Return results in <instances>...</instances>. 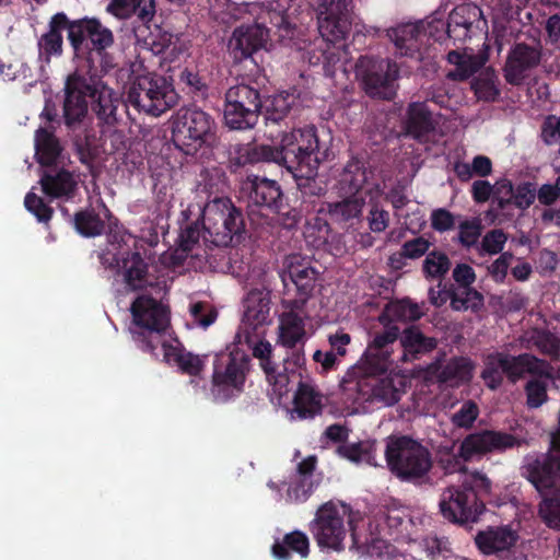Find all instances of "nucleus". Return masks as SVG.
I'll return each mask as SVG.
<instances>
[{"instance_id":"nucleus-7","label":"nucleus","mask_w":560,"mask_h":560,"mask_svg":"<svg viewBox=\"0 0 560 560\" xmlns=\"http://www.w3.org/2000/svg\"><path fill=\"white\" fill-rule=\"evenodd\" d=\"M172 140L186 155L217 142L218 125L213 116L197 106L182 107L172 117Z\"/></svg>"},{"instance_id":"nucleus-1","label":"nucleus","mask_w":560,"mask_h":560,"mask_svg":"<svg viewBox=\"0 0 560 560\" xmlns=\"http://www.w3.org/2000/svg\"><path fill=\"white\" fill-rule=\"evenodd\" d=\"M527 374L530 378L524 385L525 404L528 409H538L548 401V381L553 378L552 368L546 360L528 352L517 355L491 352L485 359L480 377L489 389L497 390L503 385L504 377L514 385Z\"/></svg>"},{"instance_id":"nucleus-26","label":"nucleus","mask_w":560,"mask_h":560,"mask_svg":"<svg viewBox=\"0 0 560 560\" xmlns=\"http://www.w3.org/2000/svg\"><path fill=\"white\" fill-rule=\"evenodd\" d=\"M364 206L365 196L346 195L339 201L320 203L318 214H326L335 224L353 226L361 221Z\"/></svg>"},{"instance_id":"nucleus-17","label":"nucleus","mask_w":560,"mask_h":560,"mask_svg":"<svg viewBox=\"0 0 560 560\" xmlns=\"http://www.w3.org/2000/svg\"><path fill=\"white\" fill-rule=\"evenodd\" d=\"M310 530L320 549L337 552L345 549L347 529L343 516L332 502H326L318 508L315 518L310 524Z\"/></svg>"},{"instance_id":"nucleus-36","label":"nucleus","mask_w":560,"mask_h":560,"mask_svg":"<svg viewBox=\"0 0 560 560\" xmlns=\"http://www.w3.org/2000/svg\"><path fill=\"white\" fill-rule=\"evenodd\" d=\"M517 535L509 527H497L487 532H480L475 538L479 550L485 555H494L509 550L515 545Z\"/></svg>"},{"instance_id":"nucleus-45","label":"nucleus","mask_w":560,"mask_h":560,"mask_svg":"<svg viewBox=\"0 0 560 560\" xmlns=\"http://www.w3.org/2000/svg\"><path fill=\"white\" fill-rule=\"evenodd\" d=\"M423 313L420 306L409 299H402L389 303L385 312L380 316V322L384 319L392 324L393 320L415 322L422 317Z\"/></svg>"},{"instance_id":"nucleus-27","label":"nucleus","mask_w":560,"mask_h":560,"mask_svg":"<svg viewBox=\"0 0 560 560\" xmlns=\"http://www.w3.org/2000/svg\"><path fill=\"white\" fill-rule=\"evenodd\" d=\"M387 36L394 43L396 52L411 58L421 57V49L425 46V35L421 33V24L406 23L387 31Z\"/></svg>"},{"instance_id":"nucleus-24","label":"nucleus","mask_w":560,"mask_h":560,"mask_svg":"<svg viewBox=\"0 0 560 560\" xmlns=\"http://www.w3.org/2000/svg\"><path fill=\"white\" fill-rule=\"evenodd\" d=\"M72 27V20L65 12L54 14L48 22V30L37 40L38 60L48 66L54 57H61L63 52L62 32L67 31V37Z\"/></svg>"},{"instance_id":"nucleus-21","label":"nucleus","mask_w":560,"mask_h":560,"mask_svg":"<svg viewBox=\"0 0 560 560\" xmlns=\"http://www.w3.org/2000/svg\"><path fill=\"white\" fill-rule=\"evenodd\" d=\"M248 370L249 358L244 351L234 349L221 352L215 354L213 361L212 383L214 386L241 389Z\"/></svg>"},{"instance_id":"nucleus-40","label":"nucleus","mask_w":560,"mask_h":560,"mask_svg":"<svg viewBox=\"0 0 560 560\" xmlns=\"http://www.w3.org/2000/svg\"><path fill=\"white\" fill-rule=\"evenodd\" d=\"M61 145L52 131L40 127L35 132V154L37 162L43 166L54 165L60 153Z\"/></svg>"},{"instance_id":"nucleus-47","label":"nucleus","mask_w":560,"mask_h":560,"mask_svg":"<svg viewBox=\"0 0 560 560\" xmlns=\"http://www.w3.org/2000/svg\"><path fill=\"white\" fill-rule=\"evenodd\" d=\"M73 224L77 232L85 237L98 236L105 229L104 221L94 209H85L75 212Z\"/></svg>"},{"instance_id":"nucleus-10","label":"nucleus","mask_w":560,"mask_h":560,"mask_svg":"<svg viewBox=\"0 0 560 560\" xmlns=\"http://www.w3.org/2000/svg\"><path fill=\"white\" fill-rule=\"evenodd\" d=\"M130 312L136 326L133 339L142 351L158 358L155 350L165 342L163 335L170 326V310L154 298L142 294L131 303Z\"/></svg>"},{"instance_id":"nucleus-53","label":"nucleus","mask_w":560,"mask_h":560,"mask_svg":"<svg viewBox=\"0 0 560 560\" xmlns=\"http://www.w3.org/2000/svg\"><path fill=\"white\" fill-rule=\"evenodd\" d=\"M179 82L188 94L198 97H206L208 94L209 86L206 78L192 69H184L179 74Z\"/></svg>"},{"instance_id":"nucleus-38","label":"nucleus","mask_w":560,"mask_h":560,"mask_svg":"<svg viewBox=\"0 0 560 560\" xmlns=\"http://www.w3.org/2000/svg\"><path fill=\"white\" fill-rule=\"evenodd\" d=\"M43 192L51 198H72L77 190V182L67 170H60L55 175L44 174L40 178Z\"/></svg>"},{"instance_id":"nucleus-52","label":"nucleus","mask_w":560,"mask_h":560,"mask_svg":"<svg viewBox=\"0 0 560 560\" xmlns=\"http://www.w3.org/2000/svg\"><path fill=\"white\" fill-rule=\"evenodd\" d=\"M462 486L475 494L477 502L485 503V499L491 493L492 482L483 472L472 471L466 476Z\"/></svg>"},{"instance_id":"nucleus-18","label":"nucleus","mask_w":560,"mask_h":560,"mask_svg":"<svg viewBox=\"0 0 560 560\" xmlns=\"http://www.w3.org/2000/svg\"><path fill=\"white\" fill-rule=\"evenodd\" d=\"M442 516L454 524L474 523L485 511V503L477 502L472 492L460 486L444 489L439 502Z\"/></svg>"},{"instance_id":"nucleus-22","label":"nucleus","mask_w":560,"mask_h":560,"mask_svg":"<svg viewBox=\"0 0 560 560\" xmlns=\"http://www.w3.org/2000/svg\"><path fill=\"white\" fill-rule=\"evenodd\" d=\"M520 445L516 436L511 433L482 430L468 434L459 446V455L469 460L476 455H483L491 452H503Z\"/></svg>"},{"instance_id":"nucleus-25","label":"nucleus","mask_w":560,"mask_h":560,"mask_svg":"<svg viewBox=\"0 0 560 560\" xmlns=\"http://www.w3.org/2000/svg\"><path fill=\"white\" fill-rule=\"evenodd\" d=\"M480 23L486 24L482 19L481 9L472 3H463L455 7L448 14L446 23L447 38L453 39L454 45L463 44L470 38L472 30L479 28Z\"/></svg>"},{"instance_id":"nucleus-19","label":"nucleus","mask_w":560,"mask_h":560,"mask_svg":"<svg viewBox=\"0 0 560 560\" xmlns=\"http://www.w3.org/2000/svg\"><path fill=\"white\" fill-rule=\"evenodd\" d=\"M352 0H322L317 25L320 37L342 42L351 31Z\"/></svg>"},{"instance_id":"nucleus-14","label":"nucleus","mask_w":560,"mask_h":560,"mask_svg":"<svg viewBox=\"0 0 560 560\" xmlns=\"http://www.w3.org/2000/svg\"><path fill=\"white\" fill-rule=\"evenodd\" d=\"M380 373L361 374V369L351 368L342 376L340 387L343 392H354L358 396L354 400L362 399L371 402H381L384 406H393L400 399V390L395 385V377L378 376ZM349 398H352L349 395Z\"/></svg>"},{"instance_id":"nucleus-46","label":"nucleus","mask_w":560,"mask_h":560,"mask_svg":"<svg viewBox=\"0 0 560 560\" xmlns=\"http://www.w3.org/2000/svg\"><path fill=\"white\" fill-rule=\"evenodd\" d=\"M529 342L541 353L550 358L551 361L560 360V338L545 328L533 329Z\"/></svg>"},{"instance_id":"nucleus-59","label":"nucleus","mask_w":560,"mask_h":560,"mask_svg":"<svg viewBox=\"0 0 560 560\" xmlns=\"http://www.w3.org/2000/svg\"><path fill=\"white\" fill-rule=\"evenodd\" d=\"M506 241L508 236L503 230H491L482 237L481 249L489 255L501 254Z\"/></svg>"},{"instance_id":"nucleus-37","label":"nucleus","mask_w":560,"mask_h":560,"mask_svg":"<svg viewBox=\"0 0 560 560\" xmlns=\"http://www.w3.org/2000/svg\"><path fill=\"white\" fill-rule=\"evenodd\" d=\"M259 162L276 163L275 147L268 144H236L231 152V163L237 167Z\"/></svg>"},{"instance_id":"nucleus-8","label":"nucleus","mask_w":560,"mask_h":560,"mask_svg":"<svg viewBox=\"0 0 560 560\" xmlns=\"http://www.w3.org/2000/svg\"><path fill=\"white\" fill-rule=\"evenodd\" d=\"M384 454L389 471L401 481H422L433 465L428 447L408 435L388 436Z\"/></svg>"},{"instance_id":"nucleus-35","label":"nucleus","mask_w":560,"mask_h":560,"mask_svg":"<svg viewBox=\"0 0 560 560\" xmlns=\"http://www.w3.org/2000/svg\"><path fill=\"white\" fill-rule=\"evenodd\" d=\"M472 370L474 363L469 358L454 357L446 364L436 369L435 376L439 383L457 387L470 382Z\"/></svg>"},{"instance_id":"nucleus-13","label":"nucleus","mask_w":560,"mask_h":560,"mask_svg":"<svg viewBox=\"0 0 560 560\" xmlns=\"http://www.w3.org/2000/svg\"><path fill=\"white\" fill-rule=\"evenodd\" d=\"M261 109V95L254 86L242 83L225 92L223 118L231 130L253 129L259 120Z\"/></svg>"},{"instance_id":"nucleus-49","label":"nucleus","mask_w":560,"mask_h":560,"mask_svg":"<svg viewBox=\"0 0 560 560\" xmlns=\"http://www.w3.org/2000/svg\"><path fill=\"white\" fill-rule=\"evenodd\" d=\"M408 513L399 508L381 509L376 516L378 527H387L389 535L401 534L410 523Z\"/></svg>"},{"instance_id":"nucleus-30","label":"nucleus","mask_w":560,"mask_h":560,"mask_svg":"<svg viewBox=\"0 0 560 560\" xmlns=\"http://www.w3.org/2000/svg\"><path fill=\"white\" fill-rule=\"evenodd\" d=\"M399 342L402 349L400 357L402 362L419 360L438 347L436 338L425 336L421 329L415 325L400 331Z\"/></svg>"},{"instance_id":"nucleus-16","label":"nucleus","mask_w":560,"mask_h":560,"mask_svg":"<svg viewBox=\"0 0 560 560\" xmlns=\"http://www.w3.org/2000/svg\"><path fill=\"white\" fill-rule=\"evenodd\" d=\"M249 200L253 205L276 214L284 229L296 228L303 219V210H298L287 202L277 180L255 177L250 185Z\"/></svg>"},{"instance_id":"nucleus-4","label":"nucleus","mask_w":560,"mask_h":560,"mask_svg":"<svg viewBox=\"0 0 560 560\" xmlns=\"http://www.w3.org/2000/svg\"><path fill=\"white\" fill-rule=\"evenodd\" d=\"M521 474L541 497L539 515L546 525L560 529V456L553 454H528Z\"/></svg>"},{"instance_id":"nucleus-56","label":"nucleus","mask_w":560,"mask_h":560,"mask_svg":"<svg viewBox=\"0 0 560 560\" xmlns=\"http://www.w3.org/2000/svg\"><path fill=\"white\" fill-rule=\"evenodd\" d=\"M478 416V405L474 400L468 399L462 404L460 408L456 412L453 413L452 423L457 428L469 429L472 427Z\"/></svg>"},{"instance_id":"nucleus-20","label":"nucleus","mask_w":560,"mask_h":560,"mask_svg":"<svg viewBox=\"0 0 560 560\" xmlns=\"http://www.w3.org/2000/svg\"><path fill=\"white\" fill-rule=\"evenodd\" d=\"M542 51L539 45L515 43L510 48L503 67L506 83L513 86L524 84L530 72L540 65Z\"/></svg>"},{"instance_id":"nucleus-48","label":"nucleus","mask_w":560,"mask_h":560,"mask_svg":"<svg viewBox=\"0 0 560 560\" xmlns=\"http://www.w3.org/2000/svg\"><path fill=\"white\" fill-rule=\"evenodd\" d=\"M452 262L450 257L442 250H430L422 264V273L425 279H439L440 281L448 273Z\"/></svg>"},{"instance_id":"nucleus-44","label":"nucleus","mask_w":560,"mask_h":560,"mask_svg":"<svg viewBox=\"0 0 560 560\" xmlns=\"http://www.w3.org/2000/svg\"><path fill=\"white\" fill-rule=\"evenodd\" d=\"M296 312L290 310L281 317L279 342L285 348H294L305 335L304 319Z\"/></svg>"},{"instance_id":"nucleus-11","label":"nucleus","mask_w":560,"mask_h":560,"mask_svg":"<svg viewBox=\"0 0 560 560\" xmlns=\"http://www.w3.org/2000/svg\"><path fill=\"white\" fill-rule=\"evenodd\" d=\"M201 218L202 226L215 246H235L243 241L244 214L229 198H215L208 202Z\"/></svg>"},{"instance_id":"nucleus-28","label":"nucleus","mask_w":560,"mask_h":560,"mask_svg":"<svg viewBox=\"0 0 560 560\" xmlns=\"http://www.w3.org/2000/svg\"><path fill=\"white\" fill-rule=\"evenodd\" d=\"M325 406V397L310 382L300 380L293 396L292 416L300 420L314 419L320 416Z\"/></svg>"},{"instance_id":"nucleus-61","label":"nucleus","mask_w":560,"mask_h":560,"mask_svg":"<svg viewBox=\"0 0 560 560\" xmlns=\"http://www.w3.org/2000/svg\"><path fill=\"white\" fill-rule=\"evenodd\" d=\"M431 242L423 236H417L405 242L401 246V255L408 259H418L430 252Z\"/></svg>"},{"instance_id":"nucleus-41","label":"nucleus","mask_w":560,"mask_h":560,"mask_svg":"<svg viewBox=\"0 0 560 560\" xmlns=\"http://www.w3.org/2000/svg\"><path fill=\"white\" fill-rule=\"evenodd\" d=\"M337 43L338 42L326 40L322 37L319 44H315L316 48H318L317 52L315 50H307L310 63L314 66L323 63V69L327 77H334L338 65L341 62L343 52L339 47L335 46Z\"/></svg>"},{"instance_id":"nucleus-43","label":"nucleus","mask_w":560,"mask_h":560,"mask_svg":"<svg viewBox=\"0 0 560 560\" xmlns=\"http://www.w3.org/2000/svg\"><path fill=\"white\" fill-rule=\"evenodd\" d=\"M271 551L273 557L278 560H289L290 551H294L302 558H306L310 553V540L303 532L294 530L285 534L282 541H275Z\"/></svg>"},{"instance_id":"nucleus-3","label":"nucleus","mask_w":560,"mask_h":560,"mask_svg":"<svg viewBox=\"0 0 560 560\" xmlns=\"http://www.w3.org/2000/svg\"><path fill=\"white\" fill-rule=\"evenodd\" d=\"M259 19L261 22L242 25L233 32L229 48L235 62L250 58L271 36L279 40L293 36V26L287 13V7L280 1H271Z\"/></svg>"},{"instance_id":"nucleus-58","label":"nucleus","mask_w":560,"mask_h":560,"mask_svg":"<svg viewBox=\"0 0 560 560\" xmlns=\"http://www.w3.org/2000/svg\"><path fill=\"white\" fill-rule=\"evenodd\" d=\"M24 206L39 222L47 223L50 221L54 213L52 208L46 205L43 198L32 191L26 194Z\"/></svg>"},{"instance_id":"nucleus-9","label":"nucleus","mask_w":560,"mask_h":560,"mask_svg":"<svg viewBox=\"0 0 560 560\" xmlns=\"http://www.w3.org/2000/svg\"><path fill=\"white\" fill-rule=\"evenodd\" d=\"M178 100L172 79L155 72L137 75L126 92L127 104L154 117L176 106Z\"/></svg>"},{"instance_id":"nucleus-6","label":"nucleus","mask_w":560,"mask_h":560,"mask_svg":"<svg viewBox=\"0 0 560 560\" xmlns=\"http://www.w3.org/2000/svg\"><path fill=\"white\" fill-rule=\"evenodd\" d=\"M275 153L278 165L304 174H317L320 162L327 158V149H323L313 125L284 133Z\"/></svg>"},{"instance_id":"nucleus-63","label":"nucleus","mask_w":560,"mask_h":560,"mask_svg":"<svg viewBox=\"0 0 560 560\" xmlns=\"http://www.w3.org/2000/svg\"><path fill=\"white\" fill-rule=\"evenodd\" d=\"M190 314L194 322L203 328L209 327L217 318V311L203 302L192 304Z\"/></svg>"},{"instance_id":"nucleus-12","label":"nucleus","mask_w":560,"mask_h":560,"mask_svg":"<svg viewBox=\"0 0 560 560\" xmlns=\"http://www.w3.org/2000/svg\"><path fill=\"white\" fill-rule=\"evenodd\" d=\"M354 72L370 97L390 101L396 95L395 82L399 78V67L395 61L374 56H360Z\"/></svg>"},{"instance_id":"nucleus-15","label":"nucleus","mask_w":560,"mask_h":560,"mask_svg":"<svg viewBox=\"0 0 560 560\" xmlns=\"http://www.w3.org/2000/svg\"><path fill=\"white\" fill-rule=\"evenodd\" d=\"M319 272L310 264L292 257L285 269L280 272L283 283L282 304L292 311H303L313 296Z\"/></svg>"},{"instance_id":"nucleus-2","label":"nucleus","mask_w":560,"mask_h":560,"mask_svg":"<svg viewBox=\"0 0 560 560\" xmlns=\"http://www.w3.org/2000/svg\"><path fill=\"white\" fill-rule=\"evenodd\" d=\"M91 98V110L98 122L113 127L117 124L120 98L100 78L97 72L86 77L80 70L69 74L65 84L63 119L68 128L75 129L85 118Z\"/></svg>"},{"instance_id":"nucleus-57","label":"nucleus","mask_w":560,"mask_h":560,"mask_svg":"<svg viewBox=\"0 0 560 560\" xmlns=\"http://www.w3.org/2000/svg\"><path fill=\"white\" fill-rule=\"evenodd\" d=\"M422 547L431 560L448 559L452 556L451 544L446 538L425 537Z\"/></svg>"},{"instance_id":"nucleus-64","label":"nucleus","mask_w":560,"mask_h":560,"mask_svg":"<svg viewBox=\"0 0 560 560\" xmlns=\"http://www.w3.org/2000/svg\"><path fill=\"white\" fill-rule=\"evenodd\" d=\"M513 257V254L510 252L501 253V255L488 267L489 275L497 283L504 282Z\"/></svg>"},{"instance_id":"nucleus-29","label":"nucleus","mask_w":560,"mask_h":560,"mask_svg":"<svg viewBox=\"0 0 560 560\" xmlns=\"http://www.w3.org/2000/svg\"><path fill=\"white\" fill-rule=\"evenodd\" d=\"M244 307L242 326L247 335L249 329L256 332L259 327L271 323L270 299L267 293L250 291L244 301Z\"/></svg>"},{"instance_id":"nucleus-51","label":"nucleus","mask_w":560,"mask_h":560,"mask_svg":"<svg viewBox=\"0 0 560 560\" xmlns=\"http://www.w3.org/2000/svg\"><path fill=\"white\" fill-rule=\"evenodd\" d=\"M493 188L491 199L493 210L505 215L511 214L515 189L512 182L506 178L501 179L493 185Z\"/></svg>"},{"instance_id":"nucleus-33","label":"nucleus","mask_w":560,"mask_h":560,"mask_svg":"<svg viewBox=\"0 0 560 560\" xmlns=\"http://www.w3.org/2000/svg\"><path fill=\"white\" fill-rule=\"evenodd\" d=\"M120 271L131 291L142 290L149 284V265L138 250L121 254Z\"/></svg>"},{"instance_id":"nucleus-39","label":"nucleus","mask_w":560,"mask_h":560,"mask_svg":"<svg viewBox=\"0 0 560 560\" xmlns=\"http://www.w3.org/2000/svg\"><path fill=\"white\" fill-rule=\"evenodd\" d=\"M369 173L363 161L357 158L351 159L340 176V190L345 195H361V190L368 182Z\"/></svg>"},{"instance_id":"nucleus-32","label":"nucleus","mask_w":560,"mask_h":560,"mask_svg":"<svg viewBox=\"0 0 560 560\" xmlns=\"http://www.w3.org/2000/svg\"><path fill=\"white\" fill-rule=\"evenodd\" d=\"M160 347L162 348L163 360L170 365L177 366L183 374L198 376L202 372L207 355L194 354L180 343L174 346L165 341Z\"/></svg>"},{"instance_id":"nucleus-55","label":"nucleus","mask_w":560,"mask_h":560,"mask_svg":"<svg viewBox=\"0 0 560 560\" xmlns=\"http://www.w3.org/2000/svg\"><path fill=\"white\" fill-rule=\"evenodd\" d=\"M482 224L477 218L465 220L458 225V242L463 247L475 246L481 235Z\"/></svg>"},{"instance_id":"nucleus-34","label":"nucleus","mask_w":560,"mask_h":560,"mask_svg":"<svg viewBox=\"0 0 560 560\" xmlns=\"http://www.w3.org/2000/svg\"><path fill=\"white\" fill-rule=\"evenodd\" d=\"M290 173L299 180L298 187L301 197V208L299 210H303V217L311 212L318 214L319 205L325 203L320 200V197L326 194V188L315 179L317 174H304L299 171Z\"/></svg>"},{"instance_id":"nucleus-50","label":"nucleus","mask_w":560,"mask_h":560,"mask_svg":"<svg viewBox=\"0 0 560 560\" xmlns=\"http://www.w3.org/2000/svg\"><path fill=\"white\" fill-rule=\"evenodd\" d=\"M495 82L497 74L494 70L488 68L472 80L471 89L479 100L494 102L500 95V90Z\"/></svg>"},{"instance_id":"nucleus-31","label":"nucleus","mask_w":560,"mask_h":560,"mask_svg":"<svg viewBox=\"0 0 560 560\" xmlns=\"http://www.w3.org/2000/svg\"><path fill=\"white\" fill-rule=\"evenodd\" d=\"M404 128L406 135L420 142L435 130V121L427 103L413 102L408 105Z\"/></svg>"},{"instance_id":"nucleus-60","label":"nucleus","mask_w":560,"mask_h":560,"mask_svg":"<svg viewBox=\"0 0 560 560\" xmlns=\"http://www.w3.org/2000/svg\"><path fill=\"white\" fill-rule=\"evenodd\" d=\"M366 221L371 232L382 233L389 225V212L381 208L378 203H374L369 210Z\"/></svg>"},{"instance_id":"nucleus-62","label":"nucleus","mask_w":560,"mask_h":560,"mask_svg":"<svg viewBox=\"0 0 560 560\" xmlns=\"http://www.w3.org/2000/svg\"><path fill=\"white\" fill-rule=\"evenodd\" d=\"M536 199V191L530 183H522L514 189L512 209L518 208L521 210L528 209Z\"/></svg>"},{"instance_id":"nucleus-23","label":"nucleus","mask_w":560,"mask_h":560,"mask_svg":"<svg viewBox=\"0 0 560 560\" xmlns=\"http://www.w3.org/2000/svg\"><path fill=\"white\" fill-rule=\"evenodd\" d=\"M384 330L375 334L364 352V362L370 373H385L393 362V347L399 339L400 329L384 319Z\"/></svg>"},{"instance_id":"nucleus-42","label":"nucleus","mask_w":560,"mask_h":560,"mask_svg":"<svg viewBox=\"0 0 560 560\" xmlns=\"http://www.w3.org/2000/svg\"><path fill=\"white\" fill-rule=\"evenodd\" d=\"M296 104L298 97L287 91L269 96L262 103L266 122L279 124L284 120Z\"/></svg>"},{"instance_id":"nucleus-54","label":"nucleus","mask_w":560,"mask_h":560,"mask_svg":"<svg viewBox=\"0 0 560 560\" xmlns=\"http://www.w3.org/2000/svg\"><path fill=\"white\" fill-rule=\"evenodd\" d=\"M314 489L315 483L313 480H308L305 477H295L288 487L287 501L290 503H303L312 495Z\"/></svg>"},{"instance_id":"nucleus-5","label":"nucleus","mask_w":560,"mask_h":560,"mask_svg":"<svg viewBox=\"0 0 560 560\" xmlns=\"http://www.w3.org/2000/svg\"><path fill=\"white\" fill-rule=\"evenodd\" d=\"M68 42L74 58L84 59L90 63L89 73L97 72L98 68L101 72H108L114 68L113 57L107 52L114 45V34L98 19L72 20Z\"/></svg>"}]
</instances>
